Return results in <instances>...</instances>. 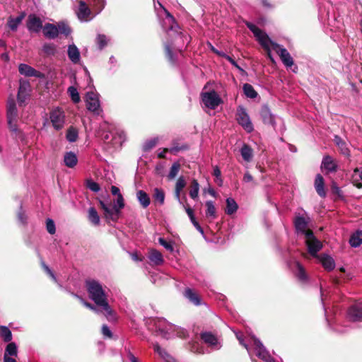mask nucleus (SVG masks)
<instances>
[{
	"label": "nucleus",
	"mask_w": 362,
	"mask_h": 362,
	"mask_svg": "<svg viewBox=\"0 0 362 362\" xmlns=\"http://www.w3.org/2000/svg\"><path fill=\"white\" fill-rule=\"evenodd\" d=\"M86 288L89 298L93 300L95 304L103 309L107 320L110 322H115L117 320L116 313L108 303L107 298L102 285L95 280H88L86 281Z\"/></svg>",
	"instance_id": "nucleus-1"
},
{
	"label": "nucleus",
	"mask_w": 362,
	"mask_h": 362,
	"mask_svg": "<svg viewBox=\"0 0 362 362\" xmlns=\"http://www.w3.org/2000/svg\"><path fill=\"white\" fill-rule=\"evenodd\" d=\"M245 25L247 28L254 34L259 43L266 51L267 57L271 60V62H274L269 47V45L272 47V42H274L269 38L266 33L259 29L255 24L250 22H245Z\"/></svg>",
	"instance_id": "nucleus-2"
},
{
	"label": "nucleus",
	"mask_w": 362,
	"mask_h": 362,
	"mask_svg": "<svg viewBox=\"0 0 362 362\" xmlns=\"http://www.w3.org/2000/svg\"><path fill=\"white\" fill-rule=\"evenodd\" d=\"M305 237L310 255L315 258L318 257L317 252L322 248V243L316 238L312 230H309Z\"/></svg>",
	"instance_id": "nucleus-3"
},
{
	"label": "nucleus",
	"mask_w": 362,
	"mask_h": 362,
	"mask_svg": "<svg viewBox=\"0 0 362 362\" xmlns=\"http://www.w3.org/2000/svg\"><path fill=\"white\" fill-rule=\"evenodd\" d=\"M202 100L205 106L211 110H215L223 103V100L214 90L202 93Z\"/></svg>",
	"instance_id": "nucleus-4"
},
{
	"label": "nucleus",
	"mask_w": 362,
	"mask_h": 362,
	"mask_svg": "<svg viewBox=\"0 0 362 362\" xmlns=\"http://www.w3.org/2000/svg\"><path fill=\"white\" fill-rule=\"evenodd\" d=\"M236 120L238 121V123L241 125L246 132H251L254 130V127L250 121V117L244 107L238 106L236 112Z\"/></svg>",
	"instance_id": "nucleus-5"
},
{
	"label": "nucleus",
	"mask_w": 362,
	"mask_h": 362,
	"mask_svg": "<svg viewBox=\"0 0 362 362\" xmlns=\"http://www.w3.org/2000/svg\"><path fill=\"white\" fill-rule=\"evenodd\" d=\"M86 103L87 109L96 115L101 112L100 101L98 95L94 92H88L86 95Z\"/></svg>",
	"instance_id": "nucleus-6"
},
{
	"label": "nucleus",
	"mask_w": 362,
	"mask_h": 362,
	"mask_svg": "<svg viewBox=\"0 0 362 362\" xmlns=\"http://www.w3.org/2000/svg\"><path fill=\"white\" fill-rule=\"evenodd\" d=\"M272 49L279 54L280 59L286 66L291 67L293 65V58L286 48L276 42H272Z\"/></svg>",
	"instance_id": "nucleus-7"
},
{
	"label": "nucleus",
	"mask_w": 362,
	"mask_h": 362,
	"mask_svg": "<svg viewBox=\"0 0 362 362\" xmlns=\"http://www.w3.org/2000/svg\"><path fill=\"white\" fill-rule=\"evenodd\" d=\"M53 127L56 130H60L64 127L65 115L64 112L59 110H54L50 112L49 116Z\"/></svg>",
	"instance_id": "nucleus-8"
},
{
	"label": "nucleus",
	"mask_w": 362,
	"mask_h": 362,
	"mask_svg": "<svg viewBox=\"0 0 362 362\" xmlns=\"http://www.w3.org/2000/svg\"><path fill=\"white\" fill-rule=\"evenodd\" d=\"M28 30L31 33H39L43 28L42 21L35 14H30L26 22Z\"/></svg>",
	"instance_id": "nucleus-9"
},
{
	"label": "nucleus",
	"mask_w": 362,
	"mask_h": 362,
	"mask_svg": "<svg viewBox=\"0 0 362 362\" xmlns=\"http://www.w3.org/2000/svg\"><path fill=\"white\" fill-rule=\"evenodd\" d=\"M260 116L262 119L265 124L275 126V119L274 115L272 114L271 110L267 105L262 106L260 110Z\"/></svg>",
	"instance_id": "nucleus-10"
},
{
	"label": "nucleus",
	"mask_w": 362,
	"mask_h": 362,
	"mask_svg": "<svg viewBox=\"0 0 362 362\" xmlns=\"http://www.w3.org/2000/svg\"><path fill=\"white\" fill-rule=\"evenodd\" d=\"M348 316L354 322L362 320V303L354 304L349 307Z\"/></svg>",
	"instance_id": "nucleus-11"
},
{
	"label": "nucleus",
	"mask_w": 362,
	"mask_h": 362,
	"mask_svg": "<svg viewBox=\"0 0 362 362\" xmlns=\"http://www.w3.org/2000/svg\"><path fill=\"white\" fill-rule=\"evenodd\" d=\"M316 258L318 259L319 262L322 264L325 270L330 272L334 269L335 262L331 256L327 254H321Z\"/></svg>",
	"instance_id": "nucleus-12"
},
{
	"label": "nucleus",
	"mask_w": 362,
	"mask_h": 362,
	"mask_svg": "<svg viewBox=\"0 0 362 362\" xmlns=\"http://www.w3.org/2000/svg\"><path fill=\"white\" fill-rule=\"evenodd\" d=\"M293 224L298 232H300L306 236V233L310 229H307L308 221H306L303 216H296L293 221Z\"/></svg>",
	"instance_id": "nucleus-13"
},
{
	"label": "nucleus",
	"mask_w": 362,
	"mask_h": 362,
	"mask_svg": "<svg viewBox=\"0 0 362 362\" xmlns=\"http://www.w3.org/2000/svg\"><path fill=\"white\" fill-rule=\"evenodd\" d=\"M29 86L30 85L28 82L21 81L20 83V86L17 94V100L20 106L25 105V102L28 96V88Z\"/></svg>",
	"instance_id": "nucleus-14"
},
{
	"label": "nucleus",
	"mask_w": 362,
	"mask_h": 362,
	"mask_svg": "<svg viewBox=\"0 0 362 362\" xmlns=\"http://www.w3.org/2000/svg\"><path fill=\"white\" fill-rule=\"evenodd\" d=\"M58 31L57 25L52 23H47L42 28L44 36L48 39H55L58 37Z\"/></svg>",
	"instance_id": "nucleus-15"
},
{
	"label": "nucleus",
	"mask_w": 362,
	"mask_h": 362,
	"mask_svg": "<svg viewBox=\"0 0 362 362\" xmlns=\"http://www.w3.org/2000/svg\"><path fill=\"white\" fill-rule=\"evenodd\" d=\"M18 71L21 74L28 77H40L42 76L40 71L25 64H21L18 66Z\"/></svg>",
	"instance_id": "nucleus-16"
},
{
	"label": "nucleus",
	"mask_w": 362,
	"mask_h": 362,
	"mask_svg": "<svg viewBox=\"0 0 362 362\" xmlns=\"http://www.w3.org/2000/svg\"><path fill=\"white\" fill-rule=\"evenodd\" d=\"M171 148H165V151H169V153L176 155L179 151H187L189 148L188 144H180L178 139H174L171 142Z\"/></svg>",
	"instance_id": "nucleus-17"
},
{
	"label": "nucleus",
	"mask_w": 362,
	"mask_h": 362,
	"mask_svg": "<svg viewBox=\"0 0 362 362\" xmlns=\"http://www.w3.org/2000/svg\"><path fill=\"white\" fill-rule=\"evenodd\" d=\"M314 187L317 194L322 198H325L327 195L325 189V180L320 174H317L315 179Z\"/></svg>",
	"instance_id": "nucleus-18"
},
{
	"label": "nucleus",
	"mask_w": 362,
	"mask_h": 362,
	"mask_svg": "<svg viewBox=\"0 0 362 362\" xmlns=\"http://www.w3.org/2000/svg\"><path fill=\"white\" fill-rule=\"evenodd\" d=\"M90 13V9L88 8L87 4L84 1H81L79 2L78 11L77 12L78 18L81 21H88Z\"/></svg>",
	"instance_id": "nucleus-19"
},
{
	"label": "nucleus",
	"mask_w": 362,
	"mask_h": 362,
	"mask_svg": "<svg viewBox=\"0 0 362 362\" xmlns=\"http://www.w3.org/2000/svg\"><path fill=\"white\" fill-rule=\"evenodd\" d=\"M148 259L156 266L161 265L164 262V259L161 252L156 249H151L148 252Z\"/></svg>",
	"instance_id": "nucleus-20"
},
{
	"label": "nucleus",
	"mask_w": 362,
	"mask_h": 362,
	"mask_svg": "<svg viewBox=\"0 0 362 362\" xmlns=\"http://www.w3.org/2000/svg\"><path fill=\"white\" fill-rule=\"evenodd\" d=\"M321 168H325L327 173H334L337 170V165L329 156H325L323 158Z\"/></svg>",
	"instance_id": "nucleus-21"
},
{
	"label": "nucleus",
	"mask_w": 362,
	"mask_h": 362,
	"mask_svg": "<svg viewBox=\"0 0 362 362\" xmlns=\"http://www.w3.org/2000/svg\"><path fill=\"white\" fill-rule=\"evenodd\" d=\"M25 17V13L22 12L16 18L10 16L8 18L7 25L12 31H16L19 24L21 23L22 21Z\"/></svg>",
	"instance_id": "nucleus-22"
},
{
	"label": "nucleus",
	"mask_w": 362,
	"mask_h": 362,
	"mask_svg": "<svg viewBox=\"0 0 362 362\" xmlns=\"http://www.w3.org/2000/svg\"><path fill=\"white\" fill-rule=\"evenodd\" d=\"M18 110L16 102L13 98L8 99L7 102V119H17Z\"/></svg>",
	"instance_id": "nucleus-23"
},
{
	"label": "nucleus",
	"mask_w": 362,
	"mask_h": 362,
	"mask_svg": "<svg viewBox=\"0 0 362 362\" xmlns=\"http://www.w3.org/2000/svg\"><path fill=\"white\" fill-rule=\"evenodd\" d=\"M67 54L69 59L74 64L80 61V52L75 45H71L68 47Z\"/></svg>",
	"instance_id": "nucleus-24"
},
{
	"label": "nucleus",
	"mask_w": 362,
	"mask_h": 362,
	"mask_svg": "<svg viewBox=\"0 0 362 362\" xmlns=\"http://www.w3.org/2000/svg\"><path fill=\"white\" fill-rule=\"evenodd\" d=\"M184 296L185 298L195 305H201V298L199 295L192 288H187L185 289Z\"/></svg>",
	"instance_id": "nucleus-25"
},
{
	"label": "nucleus",
	"mask_w": 362,
	"mask_h": 362,
	"mask_svg": "<svg viewBox=\"0 0 362 362\" xmlns=\"http://www.w3.org/2000/svg\"><path fill=\"white\" fill-rule=\"evenodd\" d=\"M64 161L66 166L69 168H74L78 163L76 155L72 152H66L64 156Z\"/></svg>",
	"instance_id": "nucleus-26"
},
{
	"label": "nucleus",
	"mask_w": 362,
	"mask_h": 362,
	"mask_svg": "<svg viewBox=\"0 0 362 362\" xmlns=\"http://www.w3.org/2000/svg\"><path fill=\"white\" fill-rule=\"evenodd\" d=\"M136 197L143 208L146 209L149 206L151 199L146 192L144 190H138L136 192Z\"/></svg>",
	"instance_id": "nucleus-27"
},
{
	"label": "nucleus",
	"mask_w": 362,
	"mask_h": 362,
	"mask_svg": "<svg viewBox=\"0 0 362 362\" xmlns=\"http://www.w3.org/2000/svg\"><path fill=\"white\" fill-rule=\"evenodd\" d=\"M123 208H118L117 205H113L112 209L110 208V215H107L106 217V221L109 222L112 221L113 222H117L120 216L121 210Z\"/></svg>",
	"instance_id": "nucleus-28"
},
{
	"label": "nucleus",
	"mask_w": 362,
	"mask_h": 362,
	"mask_svg": "<svg viewBox=\"0 0 362 362\" xmlns=\"http://www.w3.org/2000/svg\"><path fill=\"white\" fill-rule=\"evenodd\" d=\"M240 153L243 160L246 162H250L253 157V150L247 144H243L240 149Z\"/></svg>",
	"instance_id": "nucleus-29"
},
{
	"label": "nucleus",
	"mask_w": 362,
	"mask_h": 362,
	"mask_svg": "<svg viewBox=\"0 0 362 362\" xmlns=\"http://www.w3.org/2000/svg\"><path fill=\"white\" fill-rule=\"evenodd\" d=\"M201 339L210 346H216L218 344L217 337L211 332H202L201 333Z\"/></svg>",
	"instance_id": "nucleus-30"
},
{
	"label": "nucleus",
	"mask_w": 362,
	"mask_h": 362,
	"mask_svg": "<svg viewBox=\"0 0 362 362\" xmlns=\"http://www.w3.org/2000/svg\"><path fill=\"white\" fill-rule=\"evenodd\" d=\"M205 205L206 206V216L207 218H211V219H216L217 218V214L214 202L211 200L206 201Z\"/></svg>",
	"instance_id": "nucleus-31"
},
{
	"label": "nucleus",
	"mask_w": 362,
	"mask_h": 362,
	"mask_svg": "<svg viewBox=\"0 0 362 362\" xmlns=\"http://www.w3.org/2000/svg\"><path fill=\"white\" fill-rule=\"evenodd\" d=\"M238 206L233 198H227L226 199V207L225 209V212L228 215H232L238 210Z\"/></svg>",
	"instance_id": "nucleus-32"
},
{
	"label": "nucleus",
	"mask_w": 362,
	"mask_h": 362,
	"mask_svg": "<svg viewBox=\"0 0 362 362\" xmlns=\"http://www.w3.org/2000/svg\"><path fill=\"white\" fill-rule=\"evenodd\" d=\"M362 243V231L358 230L351 235L349 239V244L351 247H357Z\"/></svg>",
	"instance_id": "nucleus-33"
},
{
	"label": "nucleus",
	"mask_w": 362,
	"mask_h": 362,
	"mask_svg": "<svg viewBox=\"0 0 362 362\" xmlns=\"http://www.w3.org/2000/svg\"><path fill=\"white\" fill-rule=\"evenodd\" d=\"M335 144L340 149L341 153L348 157L350 156L349 150L346 146V143L339 136H335L334 139Z\"/></svg>",
	"instance_id": "nucleus-34"
},
{
	"label": "nucleus",
	"mask_w": 362,
	"mask_h": 362,
	"mask_svg": "<svg viewBox=\"0 0 362 362\" xmlns=\"http://www.w3.org/2000/svg\"><path fill=\"white\" fill-rule=\"evenodd\" d=\"M186 212L192 222V223L194 225V226L196 228V229L201 233L204 234V230L198 223V221L196 220L194 211L192 208L187 207L186 208Z\"/></svg>",
	"instance_id": "nucleus-35"
},
{
	"label": "nucleus",
	"mask_w": 362,
	"mask_h": 362,
	"mask_svg": "<svg viewBox=\"0 0 362 362\" xmlns=\"http://www.w3.org/2000/svg\"><path fill=\"white\" fill-rule=\"evenodd\" d=\"M330 188H331L332 194L335 196L334 200H337V199L344 200V196L343 192L340 189V187H338L336 182L332 181Z\"/></svg>",
	"instance_id": "nucleus-36"
},
{
	"label": "nucleus",
	"mask_w": 362,
	"mask_h": 362,
	"mask_svg": "<svg viewBox=\"0 0 362 362\" xmlns=\"http://www.w3.org/2000/svg\"><path fill=\"white\" fill-rule=\"evenodd\" d=\"M78 137V129L73 127L70 126L67 131L66 134V138L69 142H75L77 141Z\"/></svg>",
	"instance_id": "nucleus-37"
},
{
	"label": "nucleus",
	"mask_w": 362,
	"mask_h": 362,
	"mask_svg": "<svg viewBox=\"0 0 362 362\" xmlns=\"http://www.w3.org/2000/svg\"><path fill=\"white\" fill-rule=\"evenodd\" d=\"M244 94L250 98H255L257 96V91L254 89L253 86L250 83H245L243 86Z\"/></svg>",
	"instance_id": "nucleus-38"
},
{
	"label": "nucleus",
	"mask_w": 362,
	"mask_h": 362,
	"mask_svg": "<svg viewBox=\"0 0 362 362\" xmlns=\"http://www.w3.org/2000/svg\"><path fill=\"white\" fill-rule=\"evenodd\" d=\"M88 220L95 226L100 224V217L94 207H90L88 209Z\"/></svg>",
	"instance_id": "nucleus-39"
},
{
	"label": "nucleus",
	"mask_w": 362,
	"mask_h": 362,
	"mask_svg": "<svg viewBox=\"0 0 362 362\" xmlns=\"http://www.w3.org/2000/svg\"><path fill=\"white\" fill-rule=\"evenodd\" d=\"M42 52L47 56H54L57 53V46L54 43H45Z\"/></svg>",
	"instance_id": "nucleus-40"
},
{
	"label": "nucleus",
	"mask_w": 362,
	"mask_h": 362,
	"mask_svg": "<svg viewBox=\"0 0 362 362\" xmlns=\"http://www.w3.org/2000/svg\"><path fill=\"white\" fill-rule=\"evenodd\" d=\"M164 51L165 57L168 59V61L171 64H175L177 62V58L175 55L174 54L170 46L169 45H165L164 47Z\"/></svg>",
	"instance_id": "nucleus-41"
},
{
	"label": "nucleus",
	"mask_w": 362,
	"mask_h": 362,
	"mask_svg": "<svg viewBox=\"0 0 362 362\" xmlns=\"http://www.w3.org/2000/svg\"><path fill=\"white\" fill-rule=\"evenodd\" d=\"M153 197L155 202H158L160 205H163L165 201V192L160 188H155Z\"/></svg>",
	"instance_id": "nucleus-42"
},
{
	"label": "nucleus",
	"mask_w": 362,
	"mask_h": 362,
	"mask_svg": "<svg viewBox=\"0 0 362 362\" xmlns=\"http://www.w3.org/2000/svg\"><path fill=\"white\" fill-rule=\"evenodd\" d=\"M0 336L5 342H10L12 340V333L6 326H0Z\"/></svg>",
	"instance_id": "nucleus-43"
},
{
	"label": "nucleus",
	"mask_w": 362,
	"mask_h": 362,
	"mask_svg": "<svg viewBox=\"0 0 362 362\" xmlns=\"http://www.w3.org/2000/svg\"><path fill=\"white\" fill-rule=\"evenodd\" d=\"M57 28L59 29L58 35L59 34H63L66 37L69 36L71 33V28L70 26L64 23V22H59L57 25Z\"/></svg>",
	"instance_id": "nucleus-44"
},
{
	"label": "nucleus",
	"mask_w": 362,
	"mask_h": 362,
	"mask_svg": "<svg viewBox=\"0 0 362 362\" xmlns=\"http://www.w3.org/2000/svg\"><path fill=\"white\" fill-rule=\"evenodd\" d=\"M199 185L197 180H193L190 185L189 196L192 199H194L198 197Z\"/></svg>",
	"instance_id": "nucleus-45"
},
{
	"label": "nucleus",
	"mask_w": 362,
	"mask_h": 362,
	"mask_svg": "<svg viewBox=\"0 0 362 362\" xmlns=\"http://www.w3.org/2000/svg\"><path fill=\"white\" fill-rule=\"evenodd\" d=\"M186 185V182L183 177H180L175 184V194L177 199H180V192Z\"/></svg>",
	"instance_id": "nucleus-46"
},
{
	"label": "nucleus",
	"mask_w": 362,
	"mask_h": 362,
	"mask_svg": "<svg viewBox=\"0 0 362 362\" xmlns=\"http://www.w3.org/2000/svg\"><path fill=\"white\" fill-rule=\"evenodd\" d=\"M296 264L297 268L296 276L300 281H305L307 280L308 276L304 267L298 262H297Z\"/></svg>",
	"instance_id": "nucleus-47"
},
{
	"label": "nucleus",
	"mask_w": 362,
	"mask_h": 362,
	"mask_svg": "<svg viewBox=\"0 0 362 362\" xmlns=\"http://www.w3.org/2000/svg\"><path fill=\"white\" fill-rule=\"evenodd\" d=\"M180 167H181V165H180V163H178V162H175L172 165L170 170V173L168 175V180H173L177 176V175L178 174L179 170L180 169Z\"/></svg>",
	"instance_id": "nucleus-48"
},
{
	"label": "nucleus",
	"mask_w": 362,
	"mask_h": 362,
	"mask_svg": "<svg viewBox=\"0 0 362 362\" xmlns=\"http://www.w3.org/2000/svg\"><path fill=\"white\" fill-rule=\"evenodd\" d=\"M68 93H69V95L74 103H78L80 102V95L77 89L75 87L70 86L68 88Z\"/></svg>",
	"instance_id": "nucleus-49"
},
{
	"label": "nucleus",
	"mask_w": 362,
	"mask_h": 362,
	"mask_svg": "<svg viewBox=\"0 0 362 362\" xmlns=\"http://www.w3.org/2000/svg\"><path fill=\"white\" fill-rule=\"evenodd\" d=\"M4 356H17V346L14 342H10L6 346Z\"/></svg>",
	"instance_id": "nucleus-50"
},
{
	"label": "nucleus",
	"mask_w": 362,
	"mask_h": 362,
	"mask_svg": "<svg viewBox=\"0 0 362 362\" xmlns=\"http://www.w3.org/2000/svg\"><path fill=\"white\" fill-rule=\"evenodd\" d=\"M96 43L100 49H103L107 45V38L105 35L98 34L96 37Z\"/></svg>",
	"instance_id": "nucleus-51"
},
{
	"label": "nucleus",
	"mask_w": 362,
	"mask_h": 362,
	"mask_svg": "<svg viewBox=\"0 0 362 362\" xmlns=\"http://www.w3.org/2000/svg\"><path fill=\"white\" fill-rule=\"evenodd\" d=\"M157 143L158 139L156 138L146 141L143 146L144 151H149L156 146Z\"/></svg>",
	"instance_id": "nucleus-52"
},
{
	"label": "nucleus",
	"mask_w": 362,
	"mask_h": 362,
	"mask_svg": "<svg viewBox=\"0 0 362 362\" xmlns=\"http://www.w3.org/2000/svg\"><path fill=\"white\" fill-rule=\"evenodd\" d=\"M86 187L94 192H98L100 189V187L98 183L93 181L92 180H87Z\"/></svg>",
	"instance_id": "nucleus-53"
},
{
	"label": "nucleus",
	"mask_w": 362,
	"mask_h": 362,
	"mask_svg": "<svg viewBox=\"0 0 362 362\" xmlns=\"http://www.w3.org/2000/svg\"><path fill=\"white\" fill-rule=\"evenodd\" d=\"M158 243L162 246H163L168 251L171 252H173L174 247L172 243L166 241L163 238H159Z\"/></svg>",
	"instance_id": "nucleus-54"
},
{
	"label": "nucleus",
	"mask_w": 362,
	"mask_h": 362,
	"mask_svg": "<svg viewBox=\"0 0 362 362\" xmlns=\"http://www.w3.org/2000/svg\"><path fill=\"white\" fill-rule=\"evenodd\" d=\"M99 206L103 211L104 218L106 219L107 215H110V204L105 203L103 200L99 199Z\"/></svg>",
	"instance_id": "nucleus-55"
},
{
	"label": "nucleus",
	"mask_w": 362,
	"mask_h": 362,
	"mask_svg": "<svg viewBox=\"0 0 362 362\" xmlns=\"http://www.w3.org/2000/svg\"><path fill=\"white\" fill-rule=\"evenodd\" d=\"M46 228H47V232L51 234V235H53L56 232V228H55V224H54V222L53 220L50 219V218H48L47 220V222H46Z\"/></svg>",
	"instance_id": "nucleus-56"
},
{
	"label": "nucleus",
	"mask_w": 362,
	"mask_h": 362,
	"mask_svg": "<svg viewBox=\"0 0 362 362\" xmlns=\"http://www.w3.org/2000/svg\"><path fill=\"white\" fill-rule=\"evenodd\" d=\"M213 175L216 177V180H215L216 182H217L218 184V185H221V183H222V180L221 178V172L218 166H215L214 168Z\"/></svg>",
	"instance_id": "nucleus-57"
},
{
	"label": "nucleus",
	"mask_w": 362,
	"mask_h": 362,
	"mask_svg": "<svg viewBox=\"0 0 362 362\" xmlns=\"http://www.w3.org/2000/svg\"><path fill=\"white\" fill-rule=\"evenodd\" d=\"M101 332H102L103 335L105 337H107L109 339L112 338V332H111V330L110 329V328L108 327L107 325H103L102 326Z\"/></svg>",
	"instance_id": "nucleus-58"
},
{
	"label": "nucleus",
	"mask_w": 362,
	"mask_h": 362,
	"mask_svg": "<svg viewBox=\"0 0 362 362\" xmlns=\"http://www.w3.org/2000/svg\"><path fill=\"white\" fill-rule=\"evenodd\" d=\"M41 267L43 269V270L52 279H55L54 274L52 272V271L49 269V267L45 264V262L43 260H41L40 262Z\"/></svg>",
	"instance_id": "nucleus-59"
},
{
	"label": "nucleus",
	"mask_w": 362,
	"mask_h": 362,
	"mask_svg": "<svg viewBox=\"0 0 362 362\" xmlns=\"http://www.w3.org/2000/svg\"><path fill=\"white\" fill-rule=\"evenodd\" d=\"M83 305H84V306H86L87 308H88V309H90V310H93V312H95V313H99V312H103V309H102V310H99V309L97 308L98 306H97L96 305H93V304H92V303H89V302H87V301H84V302H83Z\"/></svg>",
	"instance_id": "nucleus-60"
},
{
	"label": "nucleus",
	"mask_w": 362,
	"mask_h": 362,
	"mask_svg": "<svg viewBox=\"0 0 362 362\" xmlns=\"http://www.w3.org/2000/svg\"><path fill=\"white\" fill-rule=\"evenodd\" d=\"M132 259L135 262H141L144 257L137 251L131 253Z\"/></svg>",
	"instance_id": "nucleus-61"
},
{
	"label": "nucleus",
	"mask_w": 362,
	"mask_h": 362,
	"mask_svg": "<svg viewBox=\"0 0 362 362\" xmlns=\"http://www.w3.org/2000/svg\"><path fill=\"white\" fill-rule=\"evenodd\" d=\"M115 205H117L118 208L124 207L125 204L122 194H119V196H117Z\"/></svg>",
	"instance_id": "nucleus-62"
},
{
	"label": "nucleus",
	"mask_w": 362,
	"mask_h": 362,
	"mask_svg": "<svg viewBox=\"0 0 362 362\" xmlns=\"http://www.w3.org/2000/svg\"><path fill=\"white\" fill-rule=\"evenodd\" d=\"M7 120H8V128L11 132H14L15 130L18 129L17 127V124H16V119H7Z\"/></svg>",
	"instance_id": "nucleus-63"
},
{
	"label": "nucleus",
	"mask_w": 362,
	"mask_h": 362,
	"mask_svg": "<svg viewBox=\"0 0 362 362\" xmlns=\"http://www.w3.org/2000/svg\"><path fill=\"white\" fill-rule=\"evenodd\" d=\"M224 59L228 61L233 66H234L238 70L244 71V70L237 64V62L231 57L226 55Z\"/></svg>",
	"instance_id": "nucleus-64"
}]
</instances>
